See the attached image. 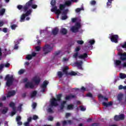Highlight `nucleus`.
Masks as SVG:
<instances>
[{"label": "nucleus", "mask_w": 126, "mask_h": 126, "mask_svg": "<svg viewBox=\"0 0 126 126\" xmlns=\"http://www.w3.org/2000/svg\"><path fill=\"white\" fill-rule=\"evenodd\" d=\"M78 57L79 59H86V58L88 57V55H87V53H84L83 55H81L80 56L78 55Z\"/></svg>", "instance_id": "4be33fe9"}, {"label": "nucleus", "mask_w": 126, "mask_h": 126, "mask_svg": "<svg viewBox=\"0 0 126 126\" xmlns=\"http://www.w3.org/2000/svg\"><path fill=\"white\" fill-rule=\"evenodd\" d=\"M71 20H72V22L73 23H74L76 22V21H77V18H72Z\"/></svg>", "instance_id": "864d4df0"}, {"label": "nucleus", "mask_w": 126, "mask_h": 126, "mask_svg": "<svg viewBox=\"0 0 126 126\" xmlns=\"http://www.w3.org/2000/svg\"><path fill=\"white\" fill-rule=\"evenodd\" d=\"M24 72V69H20V70L18 71L19 74H20V75L23 74Z\"/></svg>", "instance_id": "603ef678"}, {"label": "nucleus", "mask_w": 126, "mask_h": 126, "mask_svg": "<svg viewBox=\"0 0 126 126\" xmlns=\"http://www.w3.org/2000/svg\"><path fill=\"white\" fill-rule=\"evenodd\" d=\"M7 111H8V108H7V107H5L4 109L2 110V113L3 114H6V113H7Z\"/></svg>", "instance_id": "a19ab883"}, {"label": "nucleus", "mask_w": 126, "mask_h": 126, "mask_svg": "<svg viewBox=\"0 0 126 126\" xmlns=\"http://www.w3.org/2000/svg\"><path fill=\"white\" fill-rule=\"evenodd\" d=\"M114 64L116 66H120V65L122 64V61H121L120 60H116L114 62Z\"/></svg>", "instance_id": "412c9836"}, {"label": "nucleus", "mask_w": 126, "mask_h": 126, "mask_svg": "<svg viewBox=\"0 0 126 126\" xmlns=\"http://www.w3.org/2000/svg\"><path fill=\"white\" fill-rule=\"evenodd\" d=\"M123 96H124L123 94H118V95L117 96V99H118V101L120 102V103H121V102H122V100H123Z\"/></svg>", "instance_id": "393cba45"}, {"label": "nucleus", "mask_w": 126, "mask_h": 126, "mask_svg": "<svg viewBox=\"0 0 126 126\" xmlns=\"http://www.w3.org/2000/svg\"><path fill=\"white\" fill-rule=\"evenodd\" d=\"M77 74V73H76V72L72 71H71L70 72H69L68 73V75H76Z\"/></svg>", "instance_id": "ea45409f"}, {"label": "nucleus", "mask_w": 126, "mask_h": 126, "mask_svg": "<svg viewBox=\"0 0 126 126\" xmlns=\"http://www.w3.org/2000/svg\"><path fill=\"white\" fill-rule=\"evenodd\" d=\"M92 126H99V124L94 123L92 125Z\"/></svg>", "instance_id": "338daca9"}, {"label": "nucleus", "mask_w": 126, "mask_h": 126, "mask_svg": "<svg viewBox=\"0 0 126 126\" xmlns=\"http://www.w3.org/2000/svg\"><path fill=\"white\" fill-rule=\"evenodd\" d=\"M60 54H61V51L55 52V53H54V55L55 56H58V55H59Z\"/></svg>", "instance_id": "4d7b16f0"}, {"label": "nucleus", "mask_w": 126, "mask_h": 126, "mask_svg": "<svg viewBox=\"0 0 126 126\" xmlns=\"http://www.w3.org/2000/svg\"><path fill=\"white\" fill-rule=\"evenodd\" d=\"M119 56L120 57V60L121 61H126V53H119Z\"/></svg>", "instance_id": "ddd939ff"}, {"label": "nucleus", "mask_w": 126, "mask_h": 126, "mask_svg": "<svg viewBox=\"0 0 126 126\" xmlns=\"http://www.w3.org/2000/svg\"><path fill=\"white\" fill-rule=\"evenodd\" d=\"M68 11V9H67L64 10L62 13V15H66V14H67Z\"/></svg>", "instance_id": "79ce46f5"}, {"label": "nucleus", "mask_w": 126, "mask_h": 126, "mask_svg": "<svg viewBox=\"0 0 126 126\" xmlns=\"http://www.w3.org/2000/svg\"><path fill=\"white\" fill-rule=\"evenodd\" d=\"M81 91H83V92H85V91H86V88L83 86L81 87Z\"/></svg>", "instance_id": "052dcab7"}, {"label": "nucleus", "mask_w": 126, "mask_h": 126, "mask_svg": "<svg viewBox=\"0 0 126 126\" xmlns=\"http://www.w3.org/2000/svg\"><path fill=\"white\" fill-rule=\"evenodd\" d=\"M37 5L33 4V0H30L24 6L20 4L18 5L17 8L19 10L23 9V11L26 12V11H27L30 7H32L33 9H36V8H37Z\"/></svg>", "instance_id": "f257e3e1"}, {"label": "nucleus", "mask_w": 126, "mask_h": 126, "mask_svg": "<svg viewBox=\"0 0 126 126\" xmlns=\"http://www.w3.org/2000/svg\"><path fill=\"white\" fill-rule=\"evenodd\" d=\"M36 55H37V53L35 52H32L31 55H32V57L33 58V57H36Z\"/></svg>", "instance_id": "0e129e2a"}, {"label": "nucleus", "mask_w": 126, "mask_h": 126, "mask_svg": "<svg viewBox=\"0 0 126 126\" xmlns=\"http://www.w3.org/2000/svg\"><path fill=\"white\" fill-rule=\"evenodd\" d=\"M56 1H57V0H51V4L52 6H55V5H56V4L57 3V2Z\"/></svg>", "instance_id": "c9c22d12"}, {"label": "nucleus", "mask_w": 126, "mask_h": 126, "mask_svg": "<svg viewBox=\"0 0 126 126\" xmlns=\"http://www.w3.org/2000/svg\"><path fill=\"white\" fill-rule=\"evenodd\" d=\"M32 58L33 57H32V56L31 55V54L28 55L26 56V59L27 60H28V61H30V60H32Z\"/></svg>", "instance_id": "4c0bfd02"}, {"label": "nucleus", "mask_w": 126, "mask_h": 126, "mask_svg": "<svg viewBox=\"0 0 126 126\" xmlns=\"http://www.w3.org/2000/svg\"><path fill=\"white\" fill-rule=\"evenodd\" d=\"M66 104V101H63L61 104L60 109L61 110H63V108H64V105Z\"/></svg>", "instance_id": "a878e982"}, {"label": "nucleus", "mask_w": 126, "mask_h": 126, "mask_svg": "<svg viewBox=\"0 0 126 126\" xmlns=\"http://www.w3.org/2000/svg\"><path fill=\"white\" fill-rule=\"evenodd\" d=\"M49 106L50 107L48 108V109L47 110V112L48 113H50V114H53V113H54V111H53V109H52V107H53V106H50V105H49Z\"/></svg>", "instance_id": "7c9ffc66"}, {"label": "nucleus", "mask_w": 126, "mask_h": 126, "mask_svg": "<svg viewBox=\"0 0 126 126\" xmlns=\"http://www.w3.org/2000/svg\"><path fill=\"white\" fill-rule=\"evenodd\" d=\"M67 110H73V105H72V104L68 105L67 106Z\"/></svg>", "instance_id": "2f4dec72"}, {"label": "nucleus", "mask_w": 126, "mask_h": 126, "mask_svg": "<svg viewBox=\"0 0 126 126\" xmlns=\"http://www.w3.org/2000/svg\"><path fill=\"white\" fill-rule=\"evenodd\" d=\"M75 63L79 69H82V64H83V62L82 61H81L79 62H77Z\"/></svg>", "instance_id": "2eb2a0df"}, {"label": "nucleus", "mask_w": 126, "mask_h": 126, "mask_svg": "<svg viewBox=\"0 0 126 126\" xmlns=\"http://www.w3.org/2000/svg\"><path fill=\"white\" fill-rule=\"evenodd\" d=\"M37 95V91H33L31 94V98H33L35 97Z\"/></svg>", "instance_id": "cd10ccee"}, {"label": "nucleus", "mask_w": 126, "mask_h": 126, "mask_svg": "<svg viewBox=\"0 0 126 126\" xmlns=\"http://www.w3.org/2000/svg\"><path fill=\"white\" fill-rule=\"evenodd\" d=\"M69 68L68 66H65L64 68H63V71L64 74H65V75H68V71L67 70H68Z\"/></svg>", "instance_id": "f3484780"}, {"label": "nucleus", "mask_w": 126, "mask_h": 126, "mask_svg": "<svg viewBox=\"0 0 126 126\" xmlns=\"http://www.w3.org/2000/svg\"><path fill=\"white\" fill-rule=\"evenodd\" d=\"M81 27V25L80 23H77L75 26H72L71 28V31L73 32V33H77L78 31H79V29Z\"/></svg>", "instance_id": "423d86ee"}, {"label": "nucleus", "mask_w": 126, "mask_h": 126, "mask_svg": "<svg viewBox=\"0 0 126 126\" xmlns=\"http://www.w3.org/2000/svg\"><path fill=\"white\" fill-rule=\"evenodd\" d=\"M62 124L63 126H66V125H67V122H66V121H64L62 122Z\"/></svg>", "instance_id": "bf43d9fd"}, {"label": "nucleus", "mask_w": 126, "mask_h": 126, "mask_svg": "<svg viewBox=\"0 0 126 126\" xmlns=\"http://www.w3.org/2000/svg\"><path fill=\"white\" fill-rule=\"evenodd\" d=\"M6 100V96H2L1 97V100L2 101H5Z\"/></svg>", "instance_id": "69168bd1"}, {"label": "nucleus", "mask_w": 126, "mask_h": 126, "mask_svg": "<svg viewBox=\"0 0 126 126\" xmlns=\"http://www.w3.org/2000/svg\"><path fill=\"white\" fill-rule=\"evenodd\" d=\"M120 78H121V79H125V78H126V74L121 73L120 74Z\"/></svg>", "instance_id": "473e14b6"}, {"label": "nucleus", "mask_w": 126, "mask_h": 126, "mask_svg": "<svg viewBox=\"0 0 126 126\" xmlns=\"http://www.w3.org/2000/svg\"><path fill=\"white\" fill-rule=\"evenodd\" d=\"M16 121L17 122H19L20 121H21V117L18 116L16 118Z\"/></svg>", "instance_id": "5fc2aeb1"}, {"label": "nucleus", "mask_w": 126, "mask_h": 126, "mask_svg": "<svg viewBox=\"0 0 126 126\" xmlns=\"http://www.w3.org/2000/svg\"><path fill=\"white\" fill-rule=\"evenodd\" d=\"M77 43L79 44V45H82L84 44V41H83V40H77Z\"/></svg>", "instance_id": "a18cd8bd"}, {"label": "nucleus", "mask_w": 126, "mask_h": 126, "mask_svg": "<svg viewBox=\"0 0 126 126\" xmlns=\"http://www.w3.org/2000/svg\"><path fill=\"white\" fill-rule=\"evenodd\" d=\"M38 119H39V117L37 115H33L32 116V120L34 121H36V120H38Z\"/></svg>", "instance_id": "de8ad7c7"}, {"label": "nucleus", "mask_w": 126, "mask_h": 126, "mask_svg": "<svg viewBox=\"0 0 126 126\" xmlns=\"http://www.w3.org/2000/svg\"><path fill=\"white\" fill-rule=\"evenodd\" d=\"M103 105L105 107H109V106H112L113 105V102L112 101H110L108 103L107 102H103Z\"/></svg>", "instance_id": "5701e85b"}, {"label": "nucleus", "mask_w": 126, "mask_h": 126, "mask_svg": "<svg viewBox=\"0 0 126 126\" xmlns=\"http://www.w3.org/2000/svg\"><path fill=\"white\" fill-rule=\"evenodd\" d=\"M48 84H49V81L45 80L43 81V84L40 86L43 93L46 91V89L47 88V85H48Z\"/></svg>", "instance_id": "1a4fd4ad"}, {"label": "nucleus", "mask_w": 126, "mask_h": 126, "mask_svg": "<svg viewBox=\"0 0 126 126\" xmlns=\"http://www.w3.org/2000/svg\"><path fill=\"white\" fill-rule=\"evenodd\" d=\"M18 27V26L16 24H13V25H12L11 26V30H15V29H16V28Z\"/></svg>", "instance_id": "f704fd0d"}, {"label": "nucleus", "mask_w": 126, "mask_h": 126, "mask_svg": "<svg viewBox=\"0 0 126 126\" xmlns=\"http://www.w3.org/2000/svg\"><path fill=\"white\" fill-rule=\"evenodd\" d=\"M35 50L36 51V52L40 51L41 50V47H40L39 46L35 47Z\"/></svg>", "instance_id": "09e8293b"}, {"label": "nucleus", "mask_w": 126, "mask_h": 126, "mask_svg": "<svg viewBox=\"0 0 126 126\" xmlns=\"http://www.w3.org/2000/svg\"><path fill=\"white\" fill-rule=\"evenodd\" d=\"M25 88H34V85L32 83L28 82L25 84Z\"/></svg>", "instance_id": "dca6fc26"}, {"label": "nucleus", "mask_w": 126, "mask_h": 126, "mask_svg": "<svg viewBox=\"0 0 126 126\" xmlns=\"http://www.w3.org/2000/svg\"><path fill=\"white\" fill-rule=\"evenodd\" d=\"M48 121H50V122H53V121H54V118L52 116H49L48 118Z\"/></svg>", "instance_id": "6e6d98bb"}, {"label": "nucleus", "mask_w": 126, "mask_h": 126, "mask_svg": "<svg viewBox=\"0 0 126 126\" xmlns=\"http://www.w3.org/2000/svg\"><path fill=\"white\" fill-rule=\"evenodd\" d=\"M98 98H101V99H103L105 101H108V98L102 95V94H99L98 96Z\"/></svg>", "instance_id": "c756f323"}, {"label": "nucleus", "mask_w": 126, "mask_h": 126, "mask_svg": "<svg viewBox=\"0 0 126 126\" xmlns=\"http://www.w3.org/2000/svg\"><path fill=\"white\" fill-rule=\"evenodd\" d=\"M60 32L63 35H66V34L67 33V30L65 29V28H63L62 29H61Z\"/></svg>", "instance_id": "b1692460"}, {"label": "nucleus", "mask_w": 126, "mask_h": 126, "mask_svg": "<svg viewBox=\"0 0 126 126\" xmlns=\"http://www.w3.org/2000/svg\"><path fill=\"white\" fill-rule=\"evenodd\" d=\"M89 43L92 46V45H94L95 44V40H91L89 41Z\"/></svg>", "instance_id": "49530a36"}, {"label": "nucleus", "mask_w": 126, "mask_h": 126, "mask_svg": "<svg viewBox=\"0 0 126 126\" xmlns=\"http://www.w3.org/2000/svg\"><path fill=\"white\" fill-rule=\"evenodd\" d=\"M9 106L10 108H12L13 111H15V109H16V107H15V103H14V102H11L9 103Z\"/></svg>", "instance_id": "6ab92c4d"}, {"label": "nucleus", "mask_w": 126, "mask_h": 126, "mask_svg": "<svg viewBox=\"0 0 126 126\" xmlns=\"http://www.w3.org/2000/svg\"><path fill=\"white\" fill-rule=\"evenodd\" d=\"M80 51V47L79 46L76 47L75 49V52H76L75 53H74L73 55V58L74 59H76V60H77V57H78V52Z\"/></svg>", "instance_id": "f8f14e48"}, {"label": "nucleus", "mask_w": 126, "mask_h": 126, "mask_svg": "<svg viewBox=\"0 0 126 126\" xmlns=\"http://www.w3.org/2000/svg\"><path fill=\"white\" fill-rule=\"evenodd\" d=\"M87 97H89L90 98H93V94L91 93H88L87 95Z\"/></svg>", "instance_id": "c03bdc74"}, {"label": "nucleus", "mask_w": 126, "mask_h": 126, "mask_svg": "<svg viewBox=\"0 0 126 126\" xmlns=\"http://www.w3.org/2000/svg\"><path fill=\"white\" fill-rule=\"evenodd\" d=\"M122 47L124 48L125 49L126 48V42H125L124 44L122 45Z\"/></svg>", "instance_id": "774afa93"}, {"label": "nucleus", "mask_w": 126, "mask_h": 126, "mask_svg": "<svg viewBox=\"0 0 126 126\" xmlns=\"http://www.w3.org/2000/svg\"><path fill=\"white\" fill-rule=\"evenodd\" d=\"M32 11H33L32 9H29L28 10L25 12L26 13L25 14H23L21 16L20 22H24L25 18H26L27 16H29V15H31V14L32 13Z\"/></svg>", "instance_id": "20e7f679"}, {"label": "nucleus", "mask_w": 126, "mask_h": 126, "mask_svg": "<svg viewBox=\"0 0 126 126\" xmlns=\"http://www.w3.org/2000/svg\"><path fill=\"white\" fill-rule=\"evenodd\" d=\"M62 94H59L57 95V99L56 98H53L50 101V107H57L59 106V104L58 103V101H61L62 100Z\"/></svg>", "instance_id": "f03ea898"}, {"label": "nucleus", "mask_w": 126, "mask_h": 126, "mask_svg": "<svg viewBox=\"0 0 126 126\" xmlns=\"http://www.w3.org/2000/svg\"><path fill=\"white\" fill-rule=\"evenodd\" d=\"M58 33H59V29H58L57 28H55L52 30V34L54 36H56V35H57Z\"/></svg>", "instance_id": "aec40b11"}, {"label": "nucleus", "mask_w": 126, "mask_h": 126, "mask_svg": "<svg viewBox=\"0 0 126 126\" xmlns=\"http://www.w3.org/2000/svg\"><path fill=\"white\" fill-rule=\"evenodd\" d=\"M65 19H67V15H64V16H62V20H65Z\"/></svg>", "instance_id": "3c124183"}, {"label": "nucleus", "mask_w": 126, "mask_h": 126, "mask_svg": "<svg viewBox=\"0 0 126 126\" xmlns=\"http://www.w3.org/2000/svg\"><path fill=\"white\" fill-rule=\"evenodd\" d=\"M74 98H76V96L75 95H73L72 94H70L66 95L65 100L66 101H70L71 99H74Z\"/></svg>", "instance_id": "9b49d317"}, {"label": "nucleus", "mask_w": 126, "mask_h": 126, "mask_svg": "<svg viewBox=\"0 0 126 126\" xmlns=\"http://www.w3.org/2000/svg\"><path fill=\"white\" fill-rule=\"evenodd\" d=\"M28 123H30L32 121V117H29L27 119Z\"/></svg>", "instance_id": "e2e57ef3"}, {"label": "nucleus", "mask_w": 126, "mask_h": 126, "mask_svg": "<svg viewBox=\"0 0 126 126\" xmlns=\"http://www.w3.org/2000/svg\"><path fill=\"white\" fill-rule=\"evenodd\" d=\"M2 31L3 32H4V33H7V28H3Z\"/></svg>", "instance_id": "680f3d73"}, {"label": "nucleus", "mask_w": 126, "mask_h": 126, "mask_svg": "<svg viewBox=\"0 0 126 126\" xmlns=\"http://www.w3.org/2000/svg\"><path fill=\"white\" fill-rule=\"evenodd\" d=\"M81 10H83V8H78L77 9H76L75 11L76 12H77V13H78V12H80V11H81Z\"/></svg>", "instance_id": "37998d69"}, {"label": "nucleus", "mask_w": 126, "mask_h": 126, "mask_svg": "<svg viewBox=\"0 0 126 126\" xmlns=\"http://www.w3.org/2000/svg\"><path fill=\"white\" fill-rule=\"evenodd\" d=\"M36 107H37V103L34 102L32 104V108H33V109H36Z\"/></svg>", "instance_id": "13d9d810"}, {"label": "nucleus", "mask_w": 126, "mask_h": 126, "mask_svg": "<svg viewBox=\"0 0 126 126\" xmlns=\"http://www.w3.org/2000/svg\"><path fill=\"white\" fill-rule=\"evenodd\" d=\"M58 75L60 78H62L63 77V73L62 71H58Z\"/></svg>", "instance_id": "58836bf2"}, {"label": "nucleus", "mask_w": 126, "mask_h": 126, "mask_svg": "<svg viewBox=\"0 0 126 126\" xmlns=\"http://www.w3.org/2000/svg\"><path fill=\"white\" fill-rule=\"evenodd\" d=\"M53 50V47H51L50 45L46 44L45 46L43 47V51L44 52V55H47V54H49V53H51V51Z\"/></svg>", "instance_id": "0eeeda50"}, {"label": "nucleus", "mask_w": 126, "mask_h": 126, "mask_svg": "<svg viewBox=\"0 0 126 126\" xmlns=\"http://www.w3.org/2000/svg\"><path fill=\"white\" fill-rule=\"evenodd\" d=\"M33 81L35 83V84H39V83H40L41 82V79L37 77H34L33 78Z\"/></svg>", "instance_id": "a211bd4d"}, {"label": "nucleus", "mask_w": 126, "mask_h": 126, "mask_svg": "<svg viewBox=\"0 0 126 126\" xmlns=\"http://www.w3.org/2000/svg\"><path fill=\"white\" fill-rule=\"evenodd\" d=\"M79 108H80L81 111H82V112H84V111H86V108H85L83 105L80 106Z\"/></svg>", "instance_id": "e433bc0d"}, {"label": "nucleus", "mask_w": 126, "mask_h": 126, "mask_svg": "<svg viewBox=\"0 0 126 126\" xmlns=\"http://www.w3.org/2000/svg\"><path fill=\"white\" fill-rule=\"evenodd\" d=\"M5 12V9L2 8L0 10V15H3Z\"/></svg>", "instance_id": "72a5a7b5"}, {"label": "nucleus", "mask_w": 126, "mask_h": 126, "mask_svg": "<svg viewBox=\"0 0 126 126\" xmlns=\"http://www.w3.org/2000/svg\"><path fill=\"white\" fill-rule=\"evenodd\" d=\"M16 94V92L14 90H12L8 92L7 94V98H9L11 97V96H14Z\"/></svg>", "instance_id": "4468645a"}, {"label": "nucleus", "mask_w": 126, "mask_h": 126, "mask_svg": "<svg viewBox=\"0 0 126 126\" xmlns=\"http://www.w3.org/2000/svg\"><path fill=\"white\" fill-rule=\"evenodd\" d=\"M13 111H12L11 112V116H13L15 114H16V109H15V110H13Z\"/></svg>", "instance_id": "8fccbe9b"}, {"label": "nucleus", "mask_w": 126, "mask_h": 126, "mask_svg": "<svg viewBox=\"0 0 126 126\" xmlns=\"http://www.w3.org/2000/svg\"><path fill=\"white\" fill-rule=\"evenodd\" d=\"M59 8L61 11L62 10H63V9L65 8V5L64 4H60L59 5Z\"/></svg>", "instance_id": "bb28decb"}, {"label": "nucleus", "mask_w": 126, "mask_h": 126, "mask_svg": "<svg viewBox=\"0 0 126 126\" xmlns=\"http://www.w3.org/2000/svg\"><path fill=\"white\" fill-rule=\"evenodd\" d=\"M5 81L6 82V86L7 87H10L12 84H13V82L14 81V78H13V76L9 74H7L5 77Z\"/></svg>", "instance_id": "7ed1b4c3"}, {"label": "nucleus", "mask_w": 126, "mask_h": 126, "mask_svg": "<svg viewBox=\"0 0 126 126\" xmlns=\"http://www.w3.org/2000/svg\"><path fill=\"white\" fill-rule=\"evenodd\" d=\"M52 12H55L56 14L57 15H60L62 13V11L60 9H58V6H55L53 8L51 9Z\"/></svg>", "instance_id": "9d476101"}, {"label": "nucleus", "mask_w": 126, "mask_h": 126, "mask_svg": "<svg viewBox=\"0 0 126 126\" xmlns=\"http://www.w3.org/2000/svg\"><path fill=\"white\" fill-rule=\"evenodd\" d=\"M65 6H69L71 5V2L69 0L66 1L64 4Z\"/></svg>", "instance_id": "c85d7f7f"}, {"label": "nucleus", "mask_w": 126, "mask_h": 126, "mask_svg": "<svg viewBox=\"0 0 126 126\" xmlns=\"http://www.w3.org/2000/svg\"><path fill=\"white\" fill-rule=\"evenodd\" d=\"M126 116L124 114H121L119 115H115L114 117V120L118 122L119 121H124L125 120Z\"/></svg>", "instance_id": "6e6552de"}, {"label": "nucleus", "mask_w": 126, "mask_h": 126, "mask_svg": "<svg viewBox=\"0 0 126 126\" xmlns=\"http://www.w3.org/2000/svg\"><path fill=\"white\" fill-rule=\"evenodd\" d=\"M109 39H110L112 43H115L116 44L119 43V35L118 34H113V33L110 34Z\"/></svg>", "instance_id": "39448f33"}]
</instances>
